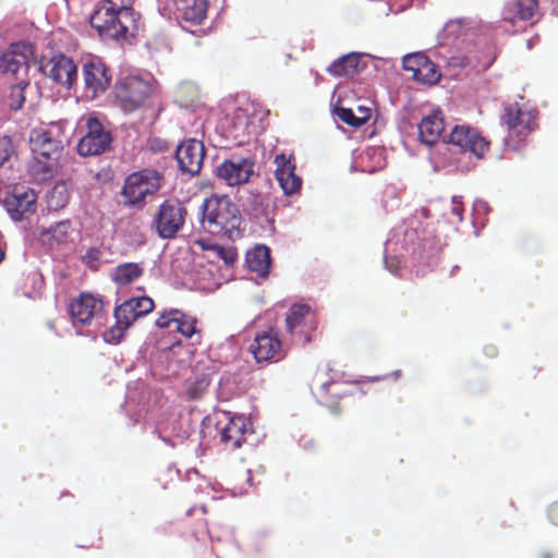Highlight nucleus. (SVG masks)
Here are the masks:
<instances>
[{"label": "nucleus", "mask_w": 558, "mask_h": 558, "mask_svg": "<svg viewBox=\"0 0 558 558\" xmlns=\"http://www.w3.org/2000/svg\"><path fill=\"white\" fill-rule=\"evenodd\" d=\"M537 8L535 0H508L504 8V15L507 20L514 22L517 20H529L533 16Z\"/></svg>", "instance_id": "obj_24"}, {"label": "nucleus", "mask_w": 558, "mask_h": 558, "mask_svg": "<svg viewBox=\"0 0 558 558\" xmlns=\"http://www.w3.org/2000/svg\"><path fill=\"white\" fill-rule=\"evenodd\" d=\"M201 222L210 233L231 235L240 229L241 217L228 197L211 195L203 203Z\"/></svg>", "instance_id": "obj_2"}, {"label": "nucleus", "mask_w": 558, "mask_h": 558, "mask_svg": "<svg viewBox=\"0 0 558 558\" xmlns=\"http://www.w3.org/2000/svg\"><path fill=\"white\" fill-rule=\"evenodd\" d=\"M84 85L94 97L106 92L110 84V76L105 64L99 60H90L83 66Z\"/></svg>", "instance_id": "obj_16"}, {"label": "nucleus", "mask_w": 558, "mask_h": 558, "mask_svg": "<svg viewBox=\"0 0 558 558\" xmlns=\"http://www.w3.org/2000/svg\"><path fill=\"white\" fill-rule=\"evenodd\" d=\"M32 160L28 172L38 181L51 179L58 168L61 146L46 131H35L31 136Z\"/></svg>", "instance_id": "obj_3"}, {"label": "nucleus", "mask_w": 558, "mask_h": 558, "mask_svg": "<svg viewBox=\"0 0 558 558\" xmlns=\"http://www.w3.org/2000/svg\"><path fill=\"white\" fill-rule=\"evenodd\" d=\"M45 73L50 80L69 89L76 80L77 70L70 58L58 53L49 59Z\"/></svg>", "instance_id": "obj_12"}, {"label": "nucleus", "mask_w": 558, "mask_h": 558, "mask_svg": "<svg viewBox=\"0 0 558 558\" xmlns=\"http://www.w3.org/2000/svg\"><path fill=\"white\" fill-rule=\"evenodd\" d=\"M362 57L359 52L342 56L330 64L328 72L333 76H353L364 69Z\"/></svg>", "instance_id": "obj_21"}, {"label": "nucleus", "mask_w": 558, "mask_h": 558, "mask_svg": "<svg viewBox=\"0 0 558 558\" xmlns=\"http://www.w3.org/2000/svg\"><path fill=\"white\" fill-rule=\"evenodd\" d=\"M2 258H3V253H2V251L0 250V262L2 260Z\"/></svg>", "instance_id": "obj_39"}, {"label": "nucleus", "mask_w": 558, "mask_h": 558, "mask_svg": "<svg viewBox=\"0 0 558 558\" xmlns=\"http://www.w3.org/2000/svg\"><path fill=\"white\" fill-rule=\"evenodd\" d=\"M448 143L478 158L483 157L488 148V143L478 132L468 125H456L449 133Z\"/></svg>", "instance_id": "obj_9"}, {"label": "nucleus", "mask_w": 558, "mask_h": 558, "mask_svg": "<svg viewBox=\"0 0 558 558\" xmlns=\"http://www.w3.org/2000/svg\"><path fill=\"white\" fill-rule=\"evenodd\" d=\"M116 324L109 330V342L118 343L123 338L126 329L131 325L129 320L123 317H116Z\"/></svg>", "instance_id": "obj_32"}, {"label": "nucleus", "mask_w": 558, "mask_h": 558, "mask_svg": "<svg viewBox=\"0 0 558 558\" xmlns=\"http://www.w3.org/2000/svg\"><path fill=\"white\" fill-rule=\"evenodd\" d=\"M36 198L32 189L15 191L4 198L3 207L12 220L20 221L26 214L34 211Z\"/></svg>", "instance_id": "obj_15"}, {"label": "nucleus", "mask_w": 558, "mask_h": 558, "mask_svg": "<svg viewBox=\"0 0 558 558\" xmlns=\"http://www.w3.org/2000/svg\"><path fill=\"white\" fill-rule=\"evenodd\" d=\"M184 208L180 202L168 199L160 204L156 219V231L161 239H171L184 223Z\"/></svg>", "instance_id": "obj_6"}, {"label": "nucleus", "mask_w": 558, "mask_h": 558, "mask_svg": "<svg viewBox=\"0 0 558 558\" xmlns=\"http://www.w3.org/2000/svg\"><path fill=\"white\" fill-rule=\"evenodd\" d=\"M248 430H251L250 421L243 415H235L225 426L221 438L225 442H231L234 447H239Z\"/></svg>", "instance_id": "obj_23"}, {"label": "nucleus", "mask_w": 558, "mask_h": 558, "mask_svg": "<svg viewBox=\"0 0 558 558\" xmlns=\"http://www.w3.org/2000/svg\"><path fill=\"white\" fill-rule=\"evenodd\" d=\"M209 386V379L206 376L195 378L194 380L187 381V392L191 398H198L206 391Z\"/></svg>", "instance_id": "obj_34"}, {"label": "nucleus", "mask_w": 558, "mask_h": 558, "mask_svg": "<svg viewBox=\"0 0 558 558\" xmlns=\"http://www.w3.org/2000/svg\"><path fill=\"white\" fill-rule=\"evenodd\" d=\"M33 56V46L27 43L13 44L10 49L0 57V70L3 73L15 75L25 71L28 60Z\"/></svg>", "instance_id": "obj_14"}, {"label": "nucleus", "mask_w": 558, "mask_h": 558, "mask_svg": "<svg viewBox=\"0 0 558 558\" xmlns=\"http://www.w3.org/2000/svg\"><path fill=\"white\" fill-rule=\"evenodd\" d=\"M116 98L124 112L141 108L151 93L149 83L137 76L125 77L116 85Z\"/></svg>", "instance_id": "obj_5"}, {"label": "nucleus", "mask_w": 558, "mask_h": 558, "mask_svg": "<svg viewBox=\"0 0 558 558\" xmlns=\"http://www.w3.org/2000/svg\"><path fill=\"white\" fill-rule=\"evenodd\" d=\"M153 307L154 302L151 299L147 296L134 298L123 302L114 311V317H123L132 324L141 316H144L151 312Z\"/></svg>", "instance_id": "obj_19"}, {"label": "nucleus", "mask_w": 558, "mask_h": 558, "mask_svg": "<svg viewBox=\"0 0 558 558\" xmlns=\"http://www.w3.org/2000/svg\"><path fill=\"white\" fill-rule=\"evenodd\" d=\"M175 328L179 333H181L185 338H191L197 332L196 329V319L194 317L187 316L181 312H179Z\"/></svg>", "instance_id": "obj_29"}, {"label": "nucleus", "mask_w": 558, "mask_h": 558, "mask_svg": "<svg viewBox=\"0 0 558 558\" xmlns=\"http://www.w3.org/2000/svg\"><path fill=\"white\" fill-rule=\"evenodd\" d=\"M336 114L343 123L359 128L371 119L372 110L366 106H357L355 109L338 108Z\"/></svg>", "instance_id": "obj_25"}, {"label": "nucleus", "mask_w": 558, "mask_h": 558, "mask_svg": "<svg viewBox=\"0 0 558 558\" xmlns=\"http://www.w3.org/2000/svg\"><path fill=\"white\" fill-rule=\"evenodd\" d=\"M102 311V302L89 292L81 293L70 305L74 319L81 324H88Z\"/></svg>", "instance_id": "obj_17"}, {"label": "nucleus", "mask_w": 558, "mask_h": 558, "mask_svg": "<svg viewBox=\"0 0 558 558\" xmlns=\"http://www.w3.org/2000/svg\"><path fill=\"white\" fill-rule=\"evenodd\" d=\"M68 199L69 189L65 183L59 182L52 187L48 196V204L52 209H60L65 206Z\"/></svg>", "instance_id": "obj_28"}, {"label": "nucleus", "mask_w": 558, "mask_h": 558, "mask_svg": "<svg viewBox=\"0 0 558 558\" xmlns=\"http://www.w3.org/2000/svg\"><path fill=\"white\" fill-rule=\"evenodd\" d=\"M213 253L220 258L226 265H231L236 259V252L232 246H213Z\"/></svg>", "instance_id": "obj_35"}, {"label": "nucleus", "mask_w": 558, "mask_h": 558, "mask_svg": "<svg viewBox=\"0 0 558 558\" xmlns=\"http://www.w3.org/2000/svg\"><path fill=\"white\" fill-rule=\"evenodd\" d=\"M16 158V149L9 136L0 137V167L7 161Z\"/></svg>", "instance_id": "obj_31"}, {"label": "nucleus", "mask_w": 558, "mask_h": 558, "mask_svg": "<svg viewBox=\"0 0 558 558\" xmlns=\"http://www.w3.org/2000/svg\"><path fill=\"white\" fill-rule=\"evenodd\" d=\"M279 349L280 341L277 335L269 330L255 337V345L252 352L257 362H267L278 354Z\"/></svg>", "instance_id": "obj_20"}, {"label": "nucleus", "mask_w": 558, "mask_h": 558, "mask_svg": "<svg viewBox=\"0 0 558 558\" xmlns=\"http://www.w3.org/2000/svg\"><path fill=\"white\" fill-rule=\"evenodd\" d=\"M86 128L85 136L77 144V151L81 156H95L109 149L111 136L96 118H89Z\"/></svg>", "instance_id": "obj_7"}, {"label": "nucleus", "mask_w": 558, "mask_h": 558, "mask_svg": "<svg viewBox=\"0 0 558 558\" xmlns=\"http://www.w3.org/2000/svg\"><path fill=\"white\" fill-rule=\"evenodd\" d=\"M89 22L104 39H125L135 26L134 13L125 0H106Z\"/></svg>", "instance_id": "obj_1"}, {"label": "nucleus", "mask_w": 558, "mask_h": 558, "mask_svg": "<svg viewBox=\"0 0 558 558\" xmlns=\"http://www.w3.org/2000/svg\"><path fill=\"white\" fill-rule=\"evenodd\" d=\"M178 315V310H171L169 312L162 313L156 319V326L159 328H169L172 324H175Z\"/></svg>", "instance_id": "obj_36"}, {"label": "nucleus", "mask_w": 558, "mask_h": 558, "mask_svg": "<svg viewBox=\"0 0 558 558\" xmlns=\"http://www.w3.org/2000/svg\"><path fill=\"white\" fill-rule=\"evenodd\" d=\"M161 185V175L149 169L129 174L122 184L121 196L123 205L129 208H140L146 204V197L154 195Z\"/></svg>", "instance_id": "obj_4"}, {"label": "nucleus", "mask_w": 558, "mask_h": 558, "mask_svg": "<svg viewBox=\"0 0 558 558\" xmlns=\"http://www.w3.org/2000/svg\"><path fill=\"white\" fill-rule=\"evenodd\" d=\"M196 244L203 250V251H210L213 252V246H216L215 244H207L205 240L199 239L196 241Z\"/></svg>", "instance_id": "obj_38"}, {"label": "nucleus", "mask_w": 558, "mask_h": 558, "mask_svg": "<svg viewBox=\"0 0 558 558\" xmlns=\"http://www.w3.org/2000/svg\"><path fill=\"white\" fill-rule=\"evenodd\" d=\"M274 163L276 166L275 177L283 194L291 195L301 189V178L295 173V165L290 156L277 155Z\"/></svg>", "instance_id": "obj_13"}, {"label": "nucleus", "mask_w": 558, "mask_h": 558, "mask_svg": "<svg viewBox=\"0 0 558 558\" xmlns=\"http://www.w3.org/2000/svg\"><path fill=\"white\" fill-rule=\"evenodd\" d=\"M84 262L92 269H97L100 264V251L97 248H89L84 255Z\"/></svg>", "instance_id": "obj_37"}, {"label": "nucleus", "mask_w": 558, "mask_h": 558, "mask_svg": "<svg viewBox=\"0 0 558 558\" xmlns=\"http://www.w3.org/2000/svg\"><path fill=\"white\" fill-rule=\"evenodd\" d=\"M254 163L250 158H231L222 161L217 167V175L228 185L245 183L253 174Z\"/></svg>", "instance_id": "obj_11"}, {"label": "nucleus", "mask_w": 558, "mask_h": 558, "mask_svg": "<svg viewBox=\"0 0 558 558\" xmlns=\"http://www.w3.org/2000/svg\"><path fill=\"white\" fill-rule=\"evenodd\" d=\"M402 65L413 80L422 84L435 85L441 76L436 64L421 52L407 54L402 60Z\"/></svg>", "instance_id": "obj_8"}, {"label": "nucleus", "mask_w": 558, "mask_h": 558, "mask_svg": "<svg viewBox=\"0 0 558 558\" xmlns=\"http://www.w3.org/2000/svg\"><path fill=\"white\" fill-rule=\"evenodd\" d=\"M142 268L136 263L119 265L114 270L113 280L119 286H126L142 276Z\"/></svg>", "instance_id": "obj_27"}, {"label": "nucleus", "mask_w": 558, "mask_h": 558, "mask_svg": "<svg viewBox=\"0 0 558 558\" xmlns=\"http://www.w3.org/2000/svg\"><path fill=\"white\" fill-rule=\"evenodd\" d=\"M245 263L251 271L266 276L271 264L268 247L263 244L255 245L246 252Z\"/></svg>", "instance_id": "obj_22"}, {"label": "nucleus", "mask_w": 558, "mask_h": 558, "mask_svg": "<svg viewBox=\"0 0 558 558\" xmlns=\"http://www.w3.org/2000/svg\"><path fill=\"white\" fill-rule=\"evenodd\" d=\"M181 10L184 20L199 23L206 16L207 0H181Z\"/></svg>", "instance_id": "obj_26"}, {"label": "nucleus", "mask_w": 558, "mask_h": 558, "mask_svg": "<svg viewBox=\"0 0 558 558\" xmlns=\"http://www.w3.org/2000/svg\"><path fill=\"white\" fill-rule=\"evenodd\" d=\"M175 157L183 173H198L204 157L203 143L193 138L183 141L177 148Z\"/></svg>", "instance_id": "obj_10"}, {"label": "nucleus", "mask_w": 558, "mask_h": 558, "mask_svg": "<svg viewBox=\"0 0 558 558\" xmlns=\"http://www.w3.org/2000/svg\"><path fill=\"white\" fill-rule=\"evenodd\" d=\"M27 87V84H16L11 88V93L9 96L8 105L9 107L17 111L20 110L25 101V88Z\"/></svg>", "instance_id": "obj_30"}, {"label": "nucleus", "mask_w": 558, "mask_h": 558, "mask_svg": "<svg viewBox=\"0 0 558 558\" xmlns=\"http://www.w3.org/2000/svg\"><path fill=\"white\" fill-rule=\"evenodd\" d=\"M418 129V137L420 140L430 146L436 144L445 130L444 117L439 109L433 110L429 114L423 117Z\"/></svg>", "instance_id": "obj_18"}, {"label": "nucleus", "mask_w": 558, "mask_h": 558, "mask_svg": "<svg viewBox=\"0 0 558 558\" xmlns=\"http://www.w3.org/2000/svg\"><path fill=\"white\" fill-rule=\"evenodd\" d=\"M310 313L305 305H293L287 316V325L290 329L301 324L303 318Z\"/></svg>", "instance_id": "obj_33"}]
</instances>
